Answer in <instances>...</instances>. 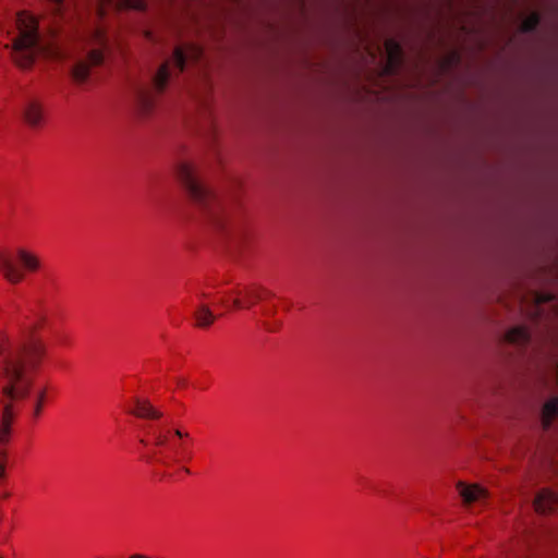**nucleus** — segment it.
<instances>
[{
    "instance_id": "f257e3e1",
    "label": "nucleus",
    "mask_w": 558,
    "mask_h": 558,
    "mask_svg": "<svg viewBox=\"0 0 558 558\" xmlns=\"http://www.w3.org/2000/svg\"><path fill=\"white\" fill-rule=\"evenodd\" d=\"M15 37L11 48L15 62L22 68L31 66L39 57L58 59V47L52 43H41L39 16L28 10L16 12L14 20Z\"/></svg>"
},
{
    "instance_id": "9d476101",
    "label": "nucleus",
    "mask_w": 558,
    "mask_h": 558,
    "mask_svg": "<svg viewBox=\"0 0 558 558\" xmlns=\"http://www.w3.org/2000/svg\"><path fill=\"white\" fill-rule=\"evenodd\" d=\"M385 49L387 54V65L385 71L390 73L399 62L400 47L395 40L389 39L385 43Z\"/></svg>"
},
{
    "instance_id": "aec40b11",
    "label": "nucleus",
    "mask_w": 558,
    "mask_h": 558,
    "mask_svg": "<svg viewBox=\"0 0 558 558\" xmlns=\"http://www.w3.org/2000/svg\"><path fill=\"white\" fill-rule=\"evenodd\" d=\"M173 60H174V63L178 68H180L181 70L184 69L185 66V63L186 61L189 60L187 57L185 56V52L183 51V49L181 48H177L174 50V54H173Z\"/></svg>"
},
{
    "instance_id": "dca6fc26",
    "label": "nucleus",
    "mask_w": 558,
    "mask_h": 558,
    "mask_svg": "<svg viewBox=\"0 0 558 558\" xmlns=\"http://www.w3.org/2000/svg\"><path fill=\"white\" fill-rule=\"evenodd\" d=\"M195 319L199 327H208L215 320V315L209 307L202 305L195 312Z\"/></svg>"
},
{
    "instance_id": "b1692460",
    "label": "nucleus",
    "mask_w": 558,
    "mask_h": 558,
    "mask_svg": "<svg viewBox=\"0 0 558 558\" xmlns=\"http://www.w3.org/2000/svg\"><path fill=\"white\" fill-rule=\"evenodd\" d=\"M89 60L92 63H98L101 61V53L99 51H92L89 54Z\"/></svg>"
},
{
    "instance_id": "9b49d317",
    "label": "nucleus",
    "mask_w": 558,
    "mask_h": 558,
    "mask_svg": "<svg viewBox=\"0 0 558 558\" xmlns=\"http://www.w3.org/2000/svg\"><path fill=\"white\" fill-rule=\"evenodd\" d=\"M12 418V407L8 404L4 407L3 414L0 420V444H4L9 439Z\"/></svg>"
},
{
    "instance_id": "423d86ee",
    "label": "nucleus",
    "mask_w": 558,
    "mask_h": 558,
    "mask_svg": "<svg viewBox=\"0 0 558 558\" xmlns=\"http://www.w3.org/2000/svg\"><path fill=\"white\" fill-rule=\"evenodd\" d=\"M456 488L463 504L468 506L475 502H482L489 496L488 489L478 483L459 481L456 484Z\"/></svg>"
},
{
    "instance_id": "f03ea898",
    "label": "nucleus",
    "mask_w": 558,
    "mask_h": 558,
    "mask_svg": "<svg viewBox=\"0 0 558 558\" xmlns=\"http://www.w3.org/2000/svg\"><path fill=\"white\" fill-rule=\"evenodd\" d=\"M0 383L2 393L10 401L26 400L33 389L34 380L26 374L24 363L5 332L0 331Z\"/></svg>"
},
{
    "instance_id": "ddd939ff",
    "label": "nucleus",
    "mask_w": 558,
    "mask_h": 558,
    "mask_svg": "<svg viewBox=\"0 0 558 558\" xmlns=\"http://www.w3.org/2000/svg\"><path fill=\"white\" fill-rule=\"evenodd\" d=\"M89 64L87 61L78 60L71 69V75L76 83H84L89 75Z\"/></svg>"
},
{
    "instance_id": "f3484780",
    "label": "nucleus",
    "mask_w": 558,
    "mask_h": 558,
    "mask_svg": "<svg viewBox=\"0 0 558 558\" xmlns=\"http://www.w3.org/2000/svg\"><path fill=\"white\" fill-rule=\"evenodd\" d=\"M46 393H47L46 388H40L35 393V399L31 407L32 415L34 418H38L43 413Z\"/></svg>"
},
{
    "instance_id": "412c9836",
    "label": "nucleus",
    "mask_w": 558,
    "mask_h": 558,
    "mask_svg": "<svg viewBox=\"0 0 558 558\" xmlns=\"http://www.w3.org/2000/svg\"><path fill=\"white\" fill-rule=\"evenodd\" d=\"M181 49H183L187 59H195L201 53L199 48L194 44H187L184 47H181Z\"/></svg>"
},
{
    "instance_id": "c756f323",
    "label": "nucleus",
    "mask_w": 558,
    "mask_h": 558,
    "mask_svg": "<svg viewBox=\"0 0 558 558\" xmlns=\"http://www.w3.org/2000/svg\"><path fill=\"white\" fill-rule=\"evenodd\" d=\"M0 558H2V557H0Z\"/></svg>"
},
{
    "instance_id": "6e6552de",
    "label": "nucleus",
    "mask_w": 558,
    "mask_h": 558,
    "mask_svg": "<svg viewBox=\"0 0 558 558\" xmlns=\"http://www.w3.org/2000/svg\"><path fill=\"white\" fill-rule=\"evenodd\" d=\"M558 418V396L548 398L541 409V423L544 428H549Z\"/></svg>"
},
{
    "instance_id": "5701e85b",
    "label": "nucleus",
    "mask_w": 558,
    "mask_h": 558,
    "mask_svg": "<svg viewBox=\"0 0 558 558\" xmlns=\"http://www.w3.org/2000/svg\"><path fill=\"white\" fill-rule=\"evenodd\" d=\"M104 38V31L100 27H95L90 33V39L100 43Z\"/></svg>"
},
{
    "instance_id": "2eb2a0df",
    "label": "nucleus",
    "mask_w": 558,
    "mask_h": 558,
    "mask_svg": "<svg viewBox=\"0 0 558 558\" xmlns=\"http://www.w3.org/2000/svg\"><path fill=\"white\" fill-rule=\"evenodd\" d=\"M554 295L551 293L539 292L534 295V308L527 311V317L532 320L537 319L541 316L538 308L539 304L551 301Z\"/></svg>"
},
{
    "instance_id": "4468645a",
    "label": "nucleus",
    "mask_w": 558,
    "mask_h": 558,
    "mask_svg": "<svg viewBox=\"0 0 558 558\" xmlns=\"http://www.w3.org/2000/svg\"><path fill=\"white\" fill-rule=\"evenodd\" d=\"M178 178L182 185L197 178L195 168L190 162H181L178 166Z\"/></svg>"
},
{
    "instance_id": "0eeeda50",
    "label": "nucleus",
    "mask_w": 558,
    "mask_h": 558,
    "mask_svg": "<svg viewBox=\"0 0 558 558\" xmlns=\"http://www.w3.org/2000/svg\"><path fill=\"white\" fill-rule=\"evenodd\" d=\"M133 408L130 409V413L140 417V418H159L161 416V412L157 410L147 399L143 398H134Z\"/></svg>"
},
{
    "instance_id": "20e7f679",
    "label": "nucleus",
    "mask_w": 558,
    "mask_h": 558,
    "mask_svg": "<svg viewBox=\"0 0 558 558\" xmlns=\"http://www.w3.org/2000/svg\"><path fill=\"white\" fill-rule=\"evenodd\" d=\"M22 120L31 128L38 129L46 121V105L38 97L27 98L21 108Z\"/></svg>"
},
{
    "instance_id": "39448f33",
    "label": "nucleus",
    "mask_w": 558,
    "mask_h": 558,
    "mask_svg": "<svg viewBox=\"0 0 558 558\" xmlns=\"http://www.w3.org/2000/svg\"><path fill=\"white\" fill-rule=\"evenodd\" d=\"M532 505L537 514L549 515L558 506V493L550 487H542L536 490Z\"/></svg>"
},
{
    "instance_id": "393cba45",
    "label": "nucleus",
    "mask_w": 558,
    "mask_h": 558,
    "mask_svg": "<svg viewBox=\"0 0 558 558\" xmlns=\"http://www.w3.org/2000/svg\"><path fill=\"white\" fill-rule=\"evenodd\" d=\"M128 558H151V557L144 555V554H132Z\"/></svg>"
},
{
    "instance_id": "7ed1b4c3",
    "label": "nucleus",
    "mask_w": 558,
    "mask_h": 558,
    "mask_svg": "<svg viewBox=\"0 0 558 558\" xmlns=\"http://www.w3.org/2000/svg\"><path fill=\"white\" fill-rule=\"evenodd\" d=\"M41 268L39 255L33 250L20 246L11 255L0 248V274L10 283H20L24 278V272H36Z\"/></svg>"
},
{
    "instance_id": "1a4fd4ad",
    "label": "nucleus",
    "mask_w": 558,
    "mask_h": 558,
    "mask_svg": "<svg viewBox=\"0 0 558 558\" xmlns=\"http://www.w3.org/2000/svg\"><path fill=\"white\" fill-rule=\"evenodd\" d=\"M531 339V330L526 325H515L505 332V340L511 344H525Z\"/></svg>"
},
{
    "instance_id": "c85d7f7f",
    "label": "nucleus",
    "mask_w": 558,
    "mask_h": 558,
    "mask_svg": "<svg viewBox=\"0 0 558 558\" xmlns=\"http://www.w3.org/2000/svg\"><path fill=\"white\" fill-rule=\"evenodd\" d=\"M102 3H107L109 2L110 0H100Z\"/></svg>"
},
{
    "instance_id": "6ab92c4d",
    "label": "nucleus",
    "mask_w": 558,
    "mask_h": 558,
    "mask_svg": "<svg viewBox=\"0 0 558 558\" xmlns=\"http://www.w3.org/2000/svg\"><path fill=\"white\" fill-rule=\"evenodd\" d=\"M117 7L119 9H130V10H144L146 8L145 0H118Z\"/></svg>"
},
{
    "instance_id": "a211bd4d",
    "label": "nucleus",
    "mask_w": 558,
    "mask_h": 558,
    "mask_svg": "<svg viewBox=\"0 0 558 558\" xmlns=\"http://www.w3.org/2000/svg\"><path fill=\"white\" fill-rule=\"evenodd\" d=\"M169 77H170V71H169L168 65L167 64L161 65L159 68V70L157 71L155 78H154L155 86L158 89L163 88L166 86V84L168 83Z\"/></svg>"
},
{
    "instance_id": "4be33fe9",
    "label": "nucleus",
    "mask_w": 558,
    "mask_h": 558,
    "mask_svg": "<svg viewBox=\"0 0 558 558\" xmlns=\"http://www.w3.org/2000/svg\"><path fill=\"white\" fill-rule=\"evenodd\" d=\"M537 16L535 14H531L523 21L522 27L524 31H530L537 24Z\"/></svg>"
},
{
    "instance_id": "cd10ccee",
    "label": "nucleus",
    "mask_w": 558,
    "mask_h": 558,
    "mask_svg": "<svg viewBox=\"0 0 558 558\" xmlns=\"http://www.w3.org/2000/svg\"><path fill=\"white\" fill-rule=\"evenodd\" d=\"M175 435L179 436V437H183L184 436V434L181 430H179V429L175 430Z\"/></svg>"
},
{
    "instance_id": "f8f14e48",
    "label": "nucleus",
    "mask_w": 558,
    "mask_h": 558,
    "mask_svg": "<svg viewBox=\"0 0 558 558\" xmlns=\"http://www.w3.org/2000/svg\"><path fill=\"white\" fill-rule=\"evenodd\" d=\"M183 187L185 189L190 197L193 198L194 201L199 202L206 195L205 187L198 177L192 180L191 182H187L185 185H183Z\"/></svg>"
},
{
    "instance_id": "a878e982",
    "label": "nucleus",
    "mask_w": 558,
    "mask_h": 558,
    "mask_svg": "<svg viewBox=\"0 0 558 558\" xmlns=\"http://www.w3.org/2000/svg\"><path fill=\"white\" fill-rule=\"evenodd\" d=\"M233 304H234V307H236V308H241L242 307V304H241V302L239 300H234Z\"/></svg>"
},
{
    "instance_id": "bb28decb",
    "label": "nucleus",
    "mask_w": 558,
    "mask_h": 558,
    "mask_svg": "<svg viewBox=\"0 0 558 558\" xmlns=\"http://www.w3.org/2000/svg\"><path fill=\"white\" fill-rule=\"evenodd\" d=\"M4 476V468L2 464H0V478Z\"/></svg>"
}]
</instances>
